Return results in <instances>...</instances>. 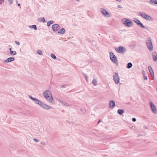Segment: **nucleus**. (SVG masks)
<instances>
[{
    "instance_id": "nucleus-1",
    "label": "nucleus",
    "mask_w": 157,
    "mask_h": 157,
    "mask_svg": "<svg viewBox=\"0 0 157 157\" xmlns=\"http://www.w3.org/2000/svg\"><path fill=\"white\" fill-rule=\"evenodd\" d=\"M29 97L33 101L35 104H38L40 107L46 110H49L50 109L52 108V107L49 106L41 102L39 100H38L36 98H33L31 95H29Z\"/></svg>"
},
{
    "instance_id": "nucleus-2",
    "label": "nucleus",
    "mask_w": 157,
    "mask_h": 157,
    "mask_svg": "<svg viewBox=\"0 0 157 157\" xmlns=\"http://www.w3.org/2000/svg\"><path fill=\"white\" fill-rule=\"evenodd\" d=\"M43 95L47 101L50 104H53L55 102L52 96V93L48 90L44 91L43 93Z\"/></svg>"
},
{
    "instance_id": "nucleus-3",
    "label": "nucleus",
    "mask_w": 157,
    "mask_h": 157,
    "mask_svg": "<svg viewBox=\"0 0 157 157\" xmlns=\"http://www.w3.org/2000/svg\"><path fill=\"white\" fill-rule=\"evenodd\" d=\"M122 23L126 27H129L132 26L133 23L131 20H129L127 18H124L121 19Z\"/></svg>"
},
{
    "instance_id": "nucleus-4",
    "label": "nucleus",
    "mask_w": 157,
    "mask_h": 157,
    "mask_svg": "<svg viewBox=\"0 0 157 157\" xmlns=\"http://www.w3.org/2000/svg\"><path fill=\"white\" fill-rule=\"evenodd\" d=\"M139 15L142 17L143 18L147 21H152L153 20L152 18L150 16L148 15L147 14L143 12H139Z\"/></svg>"
},
{
    "instance_id": "nucleus-5",
    "label": "nucleus",
    "mask_w": 157,
    "mask_h": 157,
    "mask_svg": "<svg viewBox=\"0 0 157 157\" xmlns=\"http://www.w3.org/2000/svg\"><path fill=\"white\" fill-rule=\"evenodd\" d=\"M110 58L111 61L117 66L118 65L117 57L113 52L109 53Z\"/></svg>"
},
{
    "instance_id": "nucleus-6",
    "label": "nucleus",
    "mask_w": 157,
    "mask_h": 157,
    "mask_svg": "<svg viewBox=\"0 0 157 157\" xmlns=\"http://www.w3.org/2000/svg\"><path fill=\"white\" fill-rule=\"evenodd\" d=\"M147 46L149 51H151L153 50V46L150 38H147V40L146 41Z\"/></svg>"
},
{
    "instance_id": "nucleus-7",
    "label": "nucleus",
    "mask_w": 157,
    "mask_h": 157,
    "mask_svg": "<svg viewBox=\"0 0 157 157\" xmlns=\"http://www.w3.org/2000/svg\"><path fill=\"white\" fill-rule=\"evenodd\" d=\"M100 11L103 16L107 18H109L111 17V14L105 9L101 8Z\"/></svg>"
},
{
    "instance_id": "nucleus-8",
    "label": "nucleus",
    "mask_w": 157,
    "mask_h": 157,
    "mask_svg": "<svg viewBox=\"0 0 157 157\" xmlns=\"http://www.w3.org/2000/svg\"><path fill=\"white\" fill-rule=\"evenodd\" d=\"M116 50L117 52L121 54H124L127 51V49L123 46L119 47L118 48H116Z\"/></svg>"
},
{
    "instance_id": "nucleus-9",
    "label": "nucleus",
    "mask_w": 157,
    "mask_h": 157,
    "mask_svg": "<svg viewBox=\"0 0 157 157\" xmlns=\"http://www.w3.org/2000/svg\"><path fill=\"white\" fill-rule=\"evenodd\" d=\"M150 105L153 113L155 114H157V109L155 105L152 102H150Z\"/></svg>"
},
{
    "instance_id": "nucleus-10",
    "label": "nucleus",
    "mask_w": 157,
    "mask_h": 157,
    "mask_svg": "<svg viewBox=\"0 0 157 157\" xmlns=\"http://www.w3.org/2000/svg\"><path fill=\"white\" fill-rule=\"evenodd\" d=\"M113 80L116 84H118L120 82V78L117 73H115L113 75Z\"/></svg>"
},
{
    "instance_id": "nucleus-11",
    "label": "nucleus",
    "mask_w": 157,
    "mask_h": 157,
    "mask_svg": "<svg viewBox=\"0 0 157 157\" xmlns=\"http://www.w3.org/2000/svg\"><path fill=\"white\" fill-rule=\"evenodd\" d=\"M115 102L113 100L110 101L109 102V108H113L115 106Z\"/></svg>"
},
{
    "instance_id": "nucleus-12",
    "label": "nucleus",
    "mask_w": 157,
    "mask_h": 157,
    "mask_svg": "<svg viewBox=\"0 0 157 157\" xmlns=\"http://www.w3.org/2000/svg\"><path fill=\"white\" fill-rule=\"evenodd\" d=\"M59 27V25L58 24H54L52 25V29L54 32H56L57 29Z\"/></svg>"
},
{
    "instance_id": "nucleus-13",
    "label": "nucleus",
    "mask_w": 157,
    "mask_h": 157,
    "mask_svg": "<svg viewBox=\"0 0 157 157\" xmlns=\"http://www.w3.org/2000/svg\"><path fill=\"white\" fill-rule=\"evenodd\" d=\"M14 58L13 57H9L7 58L6 60H5L4 61V62L6 63H8L11 62L13 61L14 60Z\"/></svg>"
},
{
    "instance_id": "nucleus-14",
    "label": "nucleus",
    "mask_w": 157,
    "mask_h": 157,
    "mask_svg": "<svg viewBox=\"0 0 157 157\" xmlns=\"http://www.w3.org/2000/svg\"><path fill=\"white\" fill-rule=\"evenodd\" d=\"M148 69L149 70V71L150 72V73L151 74L152 76L154 77V71L151 67L149 66H148Z\"/></svg>"
},
{
    "instance_id": "nucleus-15",
    "label": "nucleus",
    "mask_w": 157,
    "mask_h": 157,
    "mask_svg": "<svg viewBox=\"0 0 157 157\" xmlns=\"http://www.w3.org/2000/svg\"><path fill=\"white\" fill-rule=\"evenodd\" d=\"M56 99L60 103H61L62 104L65 105L67 106H68L69 105L66 103H65L63 101L60 100V99L56 98Z\"/></svg>"
},
{
    "instance_id": "nucleus-16",
    "label": "nucleus",
    "mask_w": 157,
    "mask_h": 157,
    "mask_svg": "<svg viewBox=\"0 0 157 157\" xmlns=\"http://www.w3.org/2000/svg\"><path fill=\"white\" fill-rule=\"evenodd\" d=\"M92 84L94 86H96L98 85V81L96 78H94L92 82Z\"/></svg>"
},
{
    "instance_id": "nucleus-17",
    "label": "nucleus",
    "mask_w": 157,
    "mask_h": 157,
    "mask_svg": "<svg viewBox=\"0 0 157 157\" xmlns=\"http://www.w3.org/2000/svg\"><path fill=\"white\" fill-rule=\"evenodd\" d=\"M65 31V29L63 28H62L59 30L58 33L60 34H63L64 33Z\"/></svg>"
},
{
    "instance_id": "nucleus-18",
    "label": "nucleus",
    "mask_w": 157,
    "mask_h": 157,
    "mask_svg": "<svg viewBox=\"0 0 157 157\" xmlns=\"http://www.w3.org/2000/svg\"><path fill=\"white\" fill-rule=\"evenodd\" d=\"M124 112V109H119L117 110V113L120 115H122Z\"/></svg>"
},
{
    "instance_id": "nucleus-19",
    "label": "nucleus",
    "mask_w": 157,
    "mask_h": 157,
    "mask_svg": "<svg viewBox=\"0 0 157 157\" xmlns=\"http://www.w3.org/2000/svg\"><path fill=\"white\" fill-rule=\"evenodd\" d=\"M134 21L136 23L137 25H139L140 23L141 22L140 21L136 18H134L133 19Z\"/></svg>"
},
{
    "instance_id": "nucleus-20",
    "label": "nucleus",
    "mask_w": 157,
    "mask_h": 157,
    "mask_svg": "<svg viewBox=\"0 0 157 157\" xmlns=\"http://www.w3.org/2000/svg\"><path fill=\"white\" fill-rule=\"evenodd\" d=\"M149 3L152 5L156 4V0H150L149 1Z\"/></svg>"
},
{
    "instance_id": "nucleus-21",
    "label": "nucleus",
    "mask_w": 157,
    "mask_h": 157,
    "mask_svg": "<svg viewBox=\"0 0 157 157\" xmlns=\"http://www.w3.org/2000/svg\"><path fill=\"white\" fill-rule=\"evenodd\" d=\"M29 27L30 29H33L35 30H36V26L35 25H29Z\"/></svg>"
},
{
    "instance_id": "nucleus-22",
    "label": "nucleus",
    "mask_w": 157,
    "mask_h": 157,
    "mask_svg": "<svg viewBox=\"0 0 157 157\" xmlns=\"http://www.w3.org/2000/svg\"><path fill=\"white\" fill-rule=\"evenodd\" d=\"M132 66V64L131 63L129 62L127 63V68L128 69L130 68Z\"/></svg>"
},
{
    "instance_id": "nucleus-23",
    "label": "nucleus",
    "mask_w": 157,
    "mask_h": 157,
    "mask_svg": "<svg viewBox=\"0 0 157 157\" xmlns=\"http://www.w3.org/2000/svg\"><path fill=\"white\" fill-rule=\"evenodd\" d=\"M38 21L41 22H42L44 23L45 22V20L44 17H42L39 18Z\"/></svg>"
},
{
    "instance_id": "nucleus-24",
    "label": "nucleus",
    "mask_w": 157,
    "mask_h": 157,
    "mask_svg": "<svg viewBox=\"0 0 157 157\" xmlns=\"http://www.w3.org/2000/svg\"><path fill=\"white\" fill-rule=\"evenodd\" d=\"M54 23V21H48L47 23V25L48 26H49L51 24H52Z\"/></svg>"
},
{
    "instance_id": "nucleus-25",
    "label": "nucleus",
    "mask_w": 157,
    "mask_h": 157,
    "mask_svg": "<svg viewBox=\"0 0 157 157\" xmlns=\"http://www.w3.org/2000/svg\"><path fill=\"white\" fill-rule=\"evenodd\" d=\"M17 53L15 51H10V54L12 56H14L16 55Z\"/></svg>"
},
{
    "instance_id": "nucleus-26",
    "label": "nucleus",
    "mask_w": 157,
    "mask_h": 157,
    "mask_svg": "<svg viewBox=\"0 0 157 157\" xmlns=\"http://www.w3.org/2000/svg\"><path fill=\"white\" fill-rule=\"evenodd\" d=\"M153 60L155 61H157V55H155L153 56Z\"/></svg>"
},
{
    "instance_id": "nucleus-27",
    "label": "nucleus",
    "mask_w": 157,
    "mask_h": 157,
    "mask_svg": "<svg viewBox=\"0 0 157 157\" xmlns=\"http://www.w3.org/2000/svg\"><path fill=\"white\" fill-rule=\"evenodd\" d=\"M41 147H44L46 145V143L44 141H41L40 143Z\"/></svg>"
},
{
    "instance_id": "nucleus-28",
    "label": "nucleus",
    "mask_w": 157,
    "mask_h": 157,
    "mask_svg": "<svg viewBox=\"0 0 157 157\" xmlns=\"http://www.w3.org/2000/svg\"><path fill=\"white\" fill-rule=\"evenodd\" d=\"M51 57L52 58L54 59H56V56L55 55L53 54H52L51 55Z\"/></svg>"
},
{
    "instance_id": "nucleus-29",
    "label": "nucleus",
    "mask_w": 157,
    "mask_h": 157,
    "mask_svg": "<svg viewBox=\"0 0 157 157\" xmlns=\"http://www.w3.org/2000/svg\"><path fill=\"white\" fill-rule=\"evenodd\" d=\"M37 53L40 55H41L42 54V52L40 49H38L37 50Z\"/></svg>"
},
{
    "instance_id": "nucleus-30",
    "label": "nucleus",
    "mask_w": 157,
    "mask_h": 157,
    "mask_svg": "<svg viewBox=\"0 0 157 157\" xmlns=\"http://www.w3.org/2000/svg\"><path fill=\"white\" fill-rule=\"evenodd\" d=\"M138 26H140V27H142V28H144V29H146L145 27L142 24L141 22H140L139 25H138Z\"/></svg>"
},
{
    "instance_id": "nucleus-31",
    "label": "nucleus",
    "mask_w": 157,
    "mask_h": 157,
    "mask_svg": "<svg viewBox=\"0 0 157 157\" xmlns=\"http://www.w3.org/2000/svg\"><path fill=\"white\" fill-rule=\"evenodd\" d=\"M8 1L10 3V5L11 4L13 3V0H8Z\"/></svg>"
},
{
    "instance_id": "nucleus-32",
    "label": "nucleus",
    "mask_w": 157,
    "mask_h": 157,
    "mask_svg": "<svg viewBox=\"0 0 157 157\" xmlns=\"http://www.w3.org/2000/svg\"><path fill=\"white\" fill-rule=\"evenodd\" d=\"M33 140L36 142H39V140L36 139H34Z\"/></svg>"
},
{
    "instance_id": "nucleus-33",
    "label": "nucleus",
    "mask_w": 157,
    "mask_h": 157,
    "mask_svg": "<svg viewBox=\"0 0 157 157\" xmlns=\"http://www.w3.org/2000/svg\"><path fill=\"white\" fill-rule=\"evenodd\" d=\"M117 7L118 8H120V9H122L123 8V7H121V6L120 5H118L117 6Z\"/></svg>"
},
{
    "instance_id": "nucleus-34",
    "label": "nucleus",
    "mask_w": 157,
    "mask_h": 157,
    "mask_svg": "<svg viewBox=\"0 0 157 157\" xmlns=\"http://www.w3.org/2000/svg\"><path fill=\"white\" fill-rule=\"evenodd\" d=\"M132 121L133 122H135L136 121V119L135 118H133L132 119Z\"/></svg>"
},
{
    "instance_id": "nucleus-35",
    "label": "nucleus",
    "mask_w": 157,
    "mask_h": 157,
    "mask_svg": "<svg viewBox=\"0 0 157 157\" xmlns=\"http://www.w3.org/2000/svg\"><path fill=\"white\" fill-rule=\"evenodd\" d=\"M15 42L16 43V44H17L18 45H20V43L19 42L15 41Z\"/></svg>"
},
{
    "instance_id": "nucleus-36",
    "label": "nucleus",
    "mask_w": 157,
    "mask_h": 157,
    "mask_svg": "<svg viewBox=\"0 0 157 157\" xmlns=\"http://www.w3.org/2000/svg\"><path fill=\"white\" fill-rule=\"evenodd\" d=\"M144 78L145 80H146L147 79V78L146 76H144Z\"/></svg>"
},
{
    "instance_id": "nucleus-37",
    "label": "nucleus",
    "mask_w": 157,
    "mask_h": 157,
    "mask_svg": "<svg viewBox=\"0 0 157 157\" xmlns=\"http://www.w3.org/2000/svg\"><path fill=\"white\" fill-rule=\"evenodd\" d=\"M85 78L86 80H87L88 77L86 76H85Z\"/></svg>"
},
{
    "instance_id": "nucleus-38",
    "label": "nucleus",
    "mask_w": 157,
    "mask_h": 157,
    "mask_svg": "<svg viewBox=\"0 0 157 157\" xmlns=\"http://www.w3.org/2000/svg\"><path fill=\"white\" fill-rule=\"evenodd\" d=\"M101 121V120H99V121L98 122V123H99V122H100Z\"/></svg>"
},
{
    "instance_id": "nucleus-39",
    "label": "nucleus",
    "mask_w": 157,
    "mask_h": 157,
    "mask_svg": "<svg viewBox=\"0 0 157 157\" xmlns=\"http://www.w3.org/2000/svg\"><path fill=\"white\" fill-rule=\"evenodd\" d=\"M17 5L18 6H20V4L19 3L17 4Z\"/></svg>"
},
{
    "instance_id": "nucleus-40",
    "label": "nucleus",
    "mask_w": 157,
    "mask_h": 157,
    "mask_svg": "<svg viewBox=\"0 0 157 157\" xmlns=\"http://www.w3.org/2000/svg\"><path fill=\"white\" fill-rule=\"evenodd\" d=\"M9 50H10V51H12L11 50V48H9Z\"/></svg>"
},
{
    "instance_id": "nucleus-41",
    "label": "nucleus",
    "mask_w": 157,
    "mask_h": 157,
    "mask_svg": "<svg viewBox=\"0 0 157 157\" xmlns=\"http://www.w3.org/2000/svg\"><path fill=\"white\" fill-rule=\"evenodd\" d=\"M76 1H77L78 2H79V0H75Z\"/></svg>"
},
{
    "instance_id": "nucleus-42",
    "label": "nucleus",
    "mask_w": 157,
    "mask_h": 157,
    "mask_svg": "<svg viewBox=\"0 0 157 157\" xmlns=\"http://www.w3.org/2000/svg\"><path fill=\"white\" fill-rule=\"evenodd\" d=\"M156 4H157V0H156Z\"/></svg>"
},
{
    "instance_id": "nucleus-43",
    "label": "nucleus",
    "mask_w": 157,
    "mask_h": 157,
    "mask_svg": "<svg viewBox=\"0 0 157 157\" xmlns=\"http://www.w3.org/2000/svg\"><path fill=\"white\" fill-rule=\"evenodd\" d=\"M1 1H2V2H4V0H1Z\"/></svg>"
},
{
    "instance_id": "nucleus-44",
    "label": "nucleus",
    "mask_w": 157,
    "mask_h": 157,
    "mask_svg": "<svg viewBox=\"0 0 157 157\" xmlns=\"http://www.w3.org/2000/svg\"><path fill=\"white\" fill-rule=\"evenodd\" d=\"M156 154H157V152L156 153Z\"/></svg>"
}]
</instances>
